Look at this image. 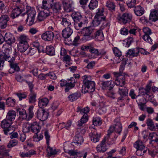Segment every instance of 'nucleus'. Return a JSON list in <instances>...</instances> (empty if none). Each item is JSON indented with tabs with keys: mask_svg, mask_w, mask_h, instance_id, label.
<instances>
[{
	"mask_svg": "<svg viewBox=\"0 0 158 158\" xmlns=\"http://www.w3.org/2000/svg\"><path fill=\"white\" fill-rule=\"evenodd\" d=\"M83 79V85L82 91L84 93L92 92L95 90V83L92 81L90 76L85 75L82 77Z\"/></svg>",
	"mask_w": 158,
	"mask_h": 158,
	"instance_id": "obj_1",
	"label": "nucleus"
},
{
	"mask_svg": "<svg viewBox=\"0 0 158 158\" xmlns=\"http://www.w3.org/2000/svg\"><path fill=\"white\" fill-rule=\"evenodd\" d=\"M36 12L35 9L29 6H27L26 8V12L22 14L21 16L24 17L27 15L26 21L28 22V25L31 26L35 23Z\"/></svg>",
	"mask_w": 158,
	"mask_h": 158,
	"instance_id": "obj_2",
	"label": "nucleus"
},
{
	"mask_svg": "<svg viewBox=\"0 0 158 158\" xmlns=\"http://www.w3.org/2000/svg\"><path fill=\"white\" fill-rule=\"evenodd\" d=\"M19 43L18 49L20 52H24L29 48L28 42L30 40L29 37L25 35H20L18 38Z\"/></svg>",
	"mask_w": 158,
	"mask_h": 158,
	"instance_id": "obj_3",
	"label": "nucleus"
},
{
	"mask_svg": "<svg viewBox=\"0 0 158 158\" xmlns=\"http://www.w3.org/2000/svg\"><path fill=\"white\" fill-rule=\"evenodd\" d=\"M114 125L110 126L108 130V135L113 132L114 131L119 134H120L122 131V126L119 119H116L114 120Z\"/></svg>",
	"mask_w": 158,
	"mask_h": 158,
	"instance_id": "obj_4",
	"label": "nucleus"
},
{
	"mask_svg": "<svg viewBox=\"0 0 158 158\" xmlns=\"http://www.w3.org/2000/svg\"><path fill=\"white\" fill-rule=\"evenodd\" d=\"M113 74L115 77H116L114 81L115 84L116 85L120 86V87L123 86L125 85V77L117 72H114Z\"/></svg>",
	"mask_w": 158,
	"mask_h": 158,
	"instance_id": "obj_5",
	"label": "nucleus"
},
{
	"mask_svg": "<svg viewBox=\"0 0 158 158\" xmlns=\"http://www.w3.org/2000/svg\"><path fill=\"white\" fill-rule=\"evenodd\" d=\"M143 31L144 35L142 36V38L146 42L150 44H152V40L150 36L152 33L151 29L147 27H144L143 28Z\"/></svg>",
	"mask_w": 158,
	"mask_h": 158,
	"instance_id": "obj_6",
	"label": "nucleus"
},
{
	"mask_svg": "<svg viewBox=\"0 0 158 158\" xmlns=\"http://www.w3.org/2000/svg\"><path fill=\"white\" fill-rule=\"evenodd\" d=\"M93 31V29L90 27H88L83 28L79 33L82 34L83 35L82 38L83 40L86 41L90 40L91 39L90 36Z\"/></svg>",
	"mask_w": 158,
	"mask_h": 158,
	"instance_id": "obj_7",
	"label": "nucleus"
},
{
	"mask_svg": "<svg viewBox=\"0 0 158 158\" xmlns=\"http://www.w3.org/2000/svg\"><path fill=\"white\" fill-rule=\"evenodd\" d=\"M89 129L91 132L89 133V136L91 141L95 143L98 142L100 138V135L97 133L96 130L92 127H90Z\"/></svg>",
	"mask_w": 158,
	"mask_h": 158,
	"instance_id": "obj_8",
	"label": "nucleus"
},
{
	"mask_svg": "<svg viewBox=\"0 0 158 158\" xmlns=\"http://www.w3.org/2000/svg\"><path fill=\"white\" fill-rule=\"evenodd\" d=\"M132 14L128 12L124 13L123 15L118 17V20L123 23L124 24H126L130 22L132 19Z\"/></svg>",
	"mask_w": 158,
	"mask_h": 158,
	"instance_id": "obj_9",
	"label": "nucleus"
},
{
	"mask_svg": "<svg viewBox=\"0 0 158 158\" xmlns=\"http://www.w3.org/2000/svg\"><path fill=\"white\" fill-rule=\"evenodd\" d=\"M154 8L152 10L149 16L151 22H155L158 20V3L154 6Z\"/></svg>",
	"mask_w": 158,
	"mask_h": 158,
	"instance_id": "obj_10",
	"label": "nucleus"
},
{
	"mask_svg": "<svg viewBox=\"0 0 158 158\" xmlns=\"http://www.w3.org/2000/svg\"><path fill=\"white\" fill-rule=\"evenodd\" d=\"M51 14V10L44 9L40 11L38 15L37 19L40 21H42L50 15Z\"/></svg>",
	"mask_w": 158,
	"mask_h": 158,
	"instance_id": "obj_11",
	"label": "nucleus"
},
{
	"mask_svg": "<svg viewBox=\"0 0 158 158\" xmlns=\"http://www.w3.org/2000/svg\"><path fill=\"white\" fill-rule=\"evenodd\" d=\"M38 119L44 121L46 120L48 117V113L44 110H38L35 113Z\"/></svg>",
	"mask_w": 158,
	"mask_h": 158,
	"instance_id": "obj_12",
	"label": "nucleus"
},
{
	"mask_svg": "<svg viewBox=\"0 0 158 158\" xmlns=\"http://www.w3.org/2000/svg\"><path fill=\"white\" fill-rule=\"evenodd\" d=\"M54 33L52 31H47L42 34L41 36L42 40L46 41H52L54 38Z\"/></svg>",
	"mask_w": 158,
	"mask_h": 158,
	"instance_id": "obj_13",
	"label": "nucleus"
},
{
	"mask_svg": "<svg viewBox=\"0 0 158 158\" xmlns=\"http://www.w3.org/2000/svg\"><path fill=\"white\" fill-rule=\"evenodd\" d=\"M4 41L8 45H11L14 43L15 41V39L14 35L9 33H6L4 37Z\"/></svg>",
	"mask_w": 158,
	"mask_h": 158,
	"instance_id": "obj_14",
	"label": "nucleus"
},
{
	"mask_svg": "<svg viewBox=\"0 0 158 158\" xmlns=\"http://www.w3.org/2000/svg\"><path fill=\"white\" fill-rule=\"evenodd\" d=\"M9 18L7 15H3L0 17V27L4 29L7 26V22L9 20Z\"/></svg>",
	"mask_w": 158,
	"mask_h": 158,
	"instance_id": "obj_15",
	"label": "nucleus"
},
{
	"mask_svg": "<svg viewBox=\"0 0 158 158\" xmlns=\"http://www.w3.org/2000/svg\"><path fill=\"white\" fill-rule=\"evenodd\" d=\"M41 128L40 124L36 121L31 123V131L35 133H39Z\"/></svg>",
	"mask_w": 158,
	"mask_h": 158,
	"instance_id": "obj_16",
	"label": "nucleus"
},
{
	"mask_svg": "<svg viewBox=\"0 0 158 158\" xmlns=\"http://www.w3.org/2000/svg\"><path fill=\"white\" fill-rule=\"evenodd\" d=\"M152 85V82L150 81L146 86V88L145 90V94L147 95L146 98L148 99V100L150 101L153 98L154 96L152 94H150V92L151 91V87Z\"/></svg>",
	"mask_w": 158,
	"mask_h": 158,
	"instance_id": "obj_17",
	"label": "nucleus"
},
{
	"mask_svg": "<svg viewBox=\"0 0 158 158\" xmlns=\"http://www.w3.org/2000/svg\"><path fill=\"white\" fill-rule=\"evenodd\" d=\"M73 33L71 27H66L64 29L62 32V35L65 39L69 38Z\"/></svg>",
	"mask_w": 158,
	"mask_h": 158,
	"instance_id": "obj_18",
	"label": "nucleus"
},
{
	"mask_svg": "<svg viewBox=\"0 0 158 158\" xmlns=\"http://www.w3.org/2000/svg\"><path fill=\"white\" fill-rule=\"evenodd\" d=\"M22 13L21 9L18 6L13 8L10 15V17L12 19H14L18 17Z\"/></svg>",
	"mask_w": 158,
	"mask_h": 158,
	"instance_id": "obj_19",
	"label": "nucleus"
},
{
	"mask_svg": "<svg viewBox=\"0 0 158 158\" xmlns=\"http://www.w3.org/2000/svg\"><path fill=\"white\" fill-rule=\"evenodd\" d=\"M106 141V138H105L102 141L101 143L97 146L96 148L97 151L104 152L106 151V148L105 145Z\"/></svg>",
	"mask_w": 158,
	"mask_h": 158,
	"instance_id": "obj_20",
	"label": "nucleus"
},
{
	"mask_svg": "<svg viewBox=\"0 0 158 158\" xmlns=\"http://www.w3.org/2000/svg\"><path fill=\"white\" fill-rule=\"evenodd\" d=\"M61 9V5L59 2H57L53 3L52 5H51L50 9L52 10L53 12L57 13L59 12Z\"/></svg>",
	"mask_w": 158,
	"mask_h": 158,
	"instance_id": "obj_21",
	"label": "nucleus"
},
{
	"mask_svg": "<svg viewBox=\"0 0 158 158\" xmlns=\"http://www.w3.org/2000/svg\"><path fill=\"white\" fill-rule=\"evenodd\" d=\"M53 2L52 0H43L41 6L42 8L44 10H50L52 3Z\"/></svg>",
	"mask_w": 158,
	"mask_h": 158,
	"instance_id": "obj_22",
	"label": "nucleus"
},
{
	"mask_svg": "<svg viewBox=\"0 0 158 158\" xmlns=\"http://www.w3.org/2000/svg\"><path fill=\"white\" fill-rule=\"evenodd\" d=\"M62 2L65 11L67 12H69L71 8V0H63Z\"/></svg>",
	"mask_w": 158,
	"mask_h": 158,
	"instance_id": "obj_23",
	"label": "nucleus"
},
{
	"mask_svg": "<svg viewBox=\"0 0 158 158\" xmlns=\"http://www.w3.org/2000/svg\"><path fill=\"white\" fill-rule=\"evenodd\" d=\"M49 102L48 99L46 98H40L39 99L38 105L40 108H43L46 106Z\"/></svg>",
	"mask_w": 158,
	"mask_h": 158,
	"instance_id": "obj_24",
	"label": "nucleus"
},
{
	"mask_svg": "<svg viewBox=\"0 0 158 158\" xmlns=\"http://www.w3.org/2000/svg\"><path fill=\"white\" fill-rule=\"evenodd\" d=\"M60 24L64 27H72L71 22L69 19L66 18H62L61 19Z\"/></svg>",
	"mask_w": 158,
	"mask_h": 158,
	"instance_id": "obj_25",
	"label": "nucleus"
},
{
	"mask_svg": "<svg viewBox=\"0 0 158 158\" xmlns=\"http://www.w3.org/2000/svg\"><path fill=\"white\" fill-rule=\"evenodd\" d=\"M10 45L7 44H4L3 45L2 48L3 49L4 52L2 54H0V55L6 56L7 55H10L11 52V48L9 47Z\"/></svg>",
	"mask_w": 158,
	"mask_h": 158,
	"instance_id": "obj_26",
	"label": "nucleus"
},
{
	"mask_svg": "<svg viewBox=\"0 0 158 158\" xmlns=\"http://www.w3.org/2000/svg\"><path fill=\"white\" fill-rule=\"evenodd\" d=\"M134 10L135 14L139 16L142 15L144 12V8L140 6L135 7L134 9Z\"/></svg>",
	"mask_w": 158,
	"mask_h": 158,
	"instance_id": "obj_27",
	"label": "nucleus"
},
{
	"mask_svg": "<svg viewBox=\"0 0 158 158\" xmlns=\"http://www.w3.org/2000/svg\"><path fill=\"white\" fill-rule=\"evenodd\" d=\"M94 38L96 40L98 41H102L104 39V37L102 31L101 30L97 31L95 34Z\"/></svg>",
	"mask_w": 158,
	"mask_h": 158,
	"instance_id": "obj_28",
	"label": "nucleus"
},
{
	"mask_svg": "<svg viewBox=\"0 0 158 158\" xmlns=\"http://www.w3.org/2000/svg\"><path fill=\"white\" fill-rule=\"evenodd\" d=\"M88 120V114H84L83 116L81 118L80 120L77 122L78 127H80L82 126L85 123L87 122Z\"/></svg>",
	"mask_w": 158,
	"mask_h": 158,
	"instance_id": "obj_29",
	"label": "nucleus"
},
{
	"mask_svg": "<svg viewBox=\"0 0 158 158\" xmlns=\"http://www.w3.org/2000/svg\"><path fill=\"white\" fill-rule=\"evenodd\" d=\"M102 88L103 89L108 88L109 90H111L114 85L111 81H107L103 82L102 83Z\"/></svg>",
	"mask_w": 158,
	"mask_h": 158,
	"instance_id": "obj_30",
	"label": "nucleus"
},
{
	"mask_svg": "<svg viewBox=\"0 0 158 158\" xmlns=\"http://www.w3.org/2000/svg\"><path fill=\"white\" fill-rule=\"evenodd\" d=\"M138 50L136 48H132L128 50L126 53L127 56L132 57L137 56Z\"/></svg>",
	"mask_w": 158,
	"mask_h": 158,
	"instance_id": "obj_31",
	"label": "nucleus"
},
{
	"mask_svg": "<svg viewBox=\"0 0 158 158\" xmlns=\"http://www.w3.org/2000/svg\"><path fill=\"white\" fill-rule=\"evenodd\" d=\"M16 116V112L15 111L10 110L9 111L6 115L7 119L10 121L15 120Z\"/></svg>",
	"mask_w": 158,
	"mask_h": 158,
	"instance_id": "obj_32",
	"label": "nucleus"
},
{
	"mask_svg": "<svg viewBox=\"0 0 158 158\" xmlns=\"http://www.w3.org/2000/svg\"><path fill=\"white\" fill-rule=\"evenodd\" d=\"M72 17L74 21L77 22L82 20L81 15L79 12L73 13L72 15Z\"/></svg>",
	"mask_w": 158,
	"mask_h": 158,
	"instance_id": "obj_33",
	"label": "nucleus"
},
{
	"mask_svg": "<svg viewBox=\"0 0 158 158\" xmlns=\"http://www.w3.org/2000/svg\"><path fill=\"white\" fill-rule=\"evenodd\" d=\"M98 11L96 14L95 17H100L103 19V20H105L106 17L103 16V12H104V9L103 7L99 8L97 9Z\"/></svg>",
	"mask_w": 158,
	"mask_h": 158,
	"instance_id": "obj_34",
	"label": "nucleus"
},
{
	"mask_svg": "<svg viewBox=\"0 0 158 158\" xmlns=\"http://www.w3.org/2000/svg\"><path fill=\"white\" fill-rule=\"evenodd\" d=\"M113 51L114 53L116 56H117L118 61L116 62V63H118L120 62L121 60L119 58L122 55V52L117 47H114L113 48Z\"/></svg>",
	"mask_w": 158,
	"mask_h": 158,
	"instance_id": "obj_35",
	"label": "nucleus"
},
{
	"mask_svg": "<svg viewBox=\"0 0 158 158\" xmlns=\"http://www.w3.org/2000/svg\"><path fill=\"white\" fill-rule=\"evenodd\" d=\"M84 139L82 136L80 135H77L75 137L74 143L77 145L81 144L83 142Z\"/></svg>",
	"mask_w": 158,
	"mask_h": 158,
	"instance_id": "obj_36",
	"label": "nucleus"
},
{
	"mask_svg": "<svg viewBox=\"0 0 158 158\" xmlns=\"http://www.w3.org/2000/svg\"><path fill=\"white\" fill-rule=\"evenodd\" d=\"M46 52L47 54L51 56L55 55V50L54 47L51 45L47 46L46 48Z\"/></svg>",
	"mask_w": 158,
	"mask_h": 158,
	"instance_id": "obj_37",
	"label": "nucleus"
},
{
	"mask_svg": "<svg viewBox=\"0 0 158 158\" xmlns=\"http://www.w3.org/2000/svg\"><path fill=\"white\" fill-rule=\"evenodd\" d=\"M11 69L9 71V73H14V71H18L20 70V68L17 64L12 63L10 65Z\"/></svg>",
	"mask_w": 158,
	"mask_h": 158,
	"instance_id": "obj_38",
	"label": "nucleus"
},
{
	"mask_svg": "<svg viewBox=\"0 0 158 158\" xmlns=\"http://www.w3.org/2000/svg\"><path fill=\"white\" fill-rule=\"evenodd\" d=\"M89 111V108L87 106L83 108L80 107H78L77 110V112H80L81 114H87Z\"/></svg>",
	"mask_w": 158,
	"mask_h": 158,
	"instance_id": "obj_39",
	"label": "nucleus"
},
{
	"mask_svg": "<svg viewBox=\"0 0 158 158\" xmlns=\"http://www.w3.org/2000/svg\"><path fill=\"white\" fill-rule=\"evenodd\" d=\"M105 21L103 20V19L101 18L95 16L93 20L92 23L94 26L97 27L99 26L102 21Z\"/></svg>",
	"mask_w": 158,
	"mask_h": 158,
	"instance_id": "obj_40",
	"label": "nucleus"
},
{
	"mask_svg": "<svg viewBox=\"0 0 158 158\" xmlns=\"http://www.w3.org/2000/svg\"><path fill=\"white\" fill-rule=\"evenodd\" d=\"M98 5V2L97 0H91L89 5V9L93 10L96 8Z\"/></svg>",
	"mask_w": 158,
	"mask_h": 158,
	"instance_id": "obj_41",
	"label": "nucleus"
},
{
	"mask_svg": "<svg viewBox=\"0 0 158 158\" xmlns=\"http://www.w3.org/2000/svg\"><path fill=\"white\" fill-rule=\"evenodd\" d=\"M23 131L24 133H28L31 131V123H24L23 125Z\"/></svg>",
	"mask_w": 158,
	"mask_h": 158,
	"instance_id": "obj_42",
	"label": "nucleus"
},
{
	"mask_svg": "<svg viewBox=\"0 0 158 158\" xmlns=\"http://www.w3.org/2000/svg\"><path fill=\"white\" fill-rule=\"evenodd\" d=\"M34 106H29L28 109V115H27V121H29L34 116L33 112Z\"/></svg>",
	"mask_w": 158,
	"mask_h": 158,
	"instance_id": "obj_43",
	"label": "nucleus"
},
{
	"mask_svg": "<svg viewBox=\"0 0 158 158\" xmlns=\"http://www.w3.org/2000/svg\"><path fill=\"white\" fill-rule=\"evenodd\" d=\"M106 6L108 10L112 11H114L115 10V6L113 2L110 1H107Z\"/></svg>",
	"mask_w": 158,
	"mask_h": 158,
	"instance_id": "obj_44",
	"label": "nucleus"
},
{
	"mask_svg": "<svg viewBox=\"0 0 158 158\" xmlns=\"http://www.w3.org/2000/svg\"><path fill=\"white\" fill-rule=\"evenodd\" d=\"M80 95L77 93H75L70 94L68 97L69 100L71 102L76 101L80 97Z\"/></svg>",
	"mask_w": 158,
	"mask_h": 158,
	"instance_id": "obj_45",
	"label": "nucleus"
},
{
	"mask_svg": "<svg viewBox=\"0 0 158 158\" xmlns=\"http://www.w3.org/2000/svg\"><path fill=\"white\" fill-rule=\"evenodd\" d=\"M67 82V86L69 87L70 89H71L75 86L76 81L74 77H71L70 79L68 80Z\"/></svg>",
	"mask_w": 158,
	"mask_h": 158,
	"instance_id": "obj_46",
	"label": "nucleus"
},
{
	"mask_svg": "<svg viewBox=\"0 0 158 158\" xmlns=\"http://www.w3.org/2000/svg\"><path fill=\"white\" fill-rule=\"evenodd\" d=\"M128 90L125 87H120L118 88V93L121 96H126L128 94Z\"/></svg>",
	"mask_w": 158,
	"mask_h": 158,
	"instance_id": "obj_47",
	"label": "nucleus"
},
{
	"mask_svg": "<svg viewBox=\"0 0 158 158\" xmlns=\"http://www.w3.org/2000/svg\"><path fill=\"white\" fill-rule=\"evenodd\" d=\"M138 3V0H128L126 2L127 5L130 8L134 7Z\"/></svg>",
	"mask_w": 158,
	"mask_h": 158,
	"instance_id": "obj_48",
	"label": "nucleus"
},
{
	"mask_svg": "<svg viewBox=\"0 0 158 158\" xmlns=\"http://www.w3.org/2000/svg\"><path fill=\"white\" fill-rule=\"evenodd\" d=\"M134 146L137 149H146L143 143L140 141L135 142Z\"/></svg>",
	"mask_w": 158,
	"mask_h": 158,
	"instance_id": "obj_49",
	"label": "nucleus"
},
{
	"mask_svg": "<svg viewBox=\"0 0 158 158\" xmlns=\"http://www.w3.org/2000/svg\"><path fill=\"white\" fill-rule=\"evenodd\" d=\"M3 57V59L6 61H8L10 63V65L12 63H14L15 61V58L12 56H10V55L2 56Z\"/></svg>",
	"mask_w": 158,
	"mask_h": 158,
	"instance_id": "obj_50",
	"label": "nucleus"
},
{
	"mask_svg": "<svg viewBox=\"0 0 158 158\" xmlns=\"http://www.w3.org/2000/svg\"><path fill=\"white\" fill-rule=\"evenodd\" d=\"M19 112L20 117L23 119L27 120V114L26 110L24 109H20Z\"/></svg>",
	"mask_w": 158,
	"mask_h": 158,
	"instance_id": "obj_51",
	"label": "nucleus"
},
{
	"mask_svg": "<svg viewBox=\"0 0 158 158\" xmlns=\"http://www.w3.org/2000/svg\"><path fill=\"white\" fill-rule=\"evenodd\" d=\"M43 135L42 133H35L33 136V140L35 142H38L43 139Z\"/></svg>",
	"mask_w": 158,
	"mask_h": 158,
	"instance_id": "obj_52",
	"label": "nucleus"
},
{
	"mask_svg": "<svg viewBox=\"0 0 158 158\" xmlns=\"http://www.w3.org/2000/svg\"><path fill=\"white\" fill-rule=\"evenodd\" d=\"M15 100L11 98H8L6 100V104L8 106L14 107L15 106Z\"/></svg>",
	"mask_w": 158,
	"mask_h": 158,
	"instance_id": "obj_53",
	"label": "nucleus"
},
{
	"mask_svg": "<svg viewBox=\"0 0 158 158\" xmlns=\"http://www.w3.org/2000/svg\"><path fill=\"white\" fill-rule=\"evenodd\" d=\"M93 123L94 126H98L101 125L102 123L101 118L99 117L94 118L93 120Z\"/></svg>",
	"mask_w": 158,
	"mask_h": 158,
	"instance_id": "obj_54",
	"label": "nucleus"
},
{
	"mask_svg": "<svg viewBox=\"0 0 158 158\" xmlns=\"http://www.w3.org/2000/svg\"><path fill=\"white\" fill-rule=\"evenodd\" d=\"M1 127L4 128L12 127L11 123L6 119H5L3 120L1 123Z\"/></svg>",
	"mask_w": 158,
	"mask_h": 158,
	"instance_id": "obj_55",
	"label": "nucleus"
},
{
	"mask_svg": "<svg viewBox=\"0 0 158 158\" xmlns=\"http://www.w3.org/2000/svg\"><path fill=\"white\" fill-rule=\"evenodd\" d=\"M2 149L0 151V155H2V158H6V157L8 156L9 155V150L6 149L4 147H2Z\"/></svg>",
	"mask_w": 158,
	"mask_h": 158,
	"instance_id": "obj_56",
	"label": "nucleus"
},
{
	"mask_svg": "<svg viewBox=\"0 0 158 158\" xmlns=\"http://www.w3.org/2000/svg\"><path fill=\"white\" fill-rule=\"evenodd\" d=\"M36 95V94L34 92H31L29 98V102L30 103H33L35 102Z\"/></svg>",
	"mask_w": 158,
	"mask_h": 158,
	"instance_id": "obj_57",
	"label": "nucleus"
},
{
	"mask_svg": "<svg viewBox=\"0 0 158 158\" xmlns=\"http://www.w3.org/2000/svg\"><path fill=\"white\" fill-rule=\"evenodd\" d=\"M18 144V141L16 139L10 140L8 144L7 147L10 148L17 145Z\"/></svg>",
	"mask_w": 158,
	"mask_h": 158,
	"instance_id": "obj_58",
	"label": "nucleus"
},
{
	"mask_svg": "<svg viewBox=\"0 0 158 158\" xmlns=\"http://www.w3.org/2000/svg\"><path fill=\"white\" fill-rule=\"evenodd\" d=\"M75 23L74 24V27L77 30H80L82 26L83 23H82V20L80 21H74Z\"/></svg>",
	"mask_w": 158,
	"mask_h": 158,
	"instance_id": "obj_59",
	"label": "nucleus"
},
{
	"mask_svg": "<svg viewBox=\"0 0 158 158\" xmlns=\"http://www.w3.org/2000/svg\"><path fill=\"white\" fill-rule=\"evenodd\" d=\"M64 150L65 151V152L69 154L70 156H72L74 157H76L77 154V150H66L65 148V147H64Z\"/></svg>",
	"mask_w": 158,
	"mask_h": 158,
	"instance_id": "obj_60",
	"label": "nucleus"
},
{
	"mask_svg": "<svg viewBox=\"0 0 158 158\" xmlns=\"http://www.w3.org/2000/svg\"><path fill=\"white\" fill-rule=\"evenodd\" d=\"M13 127H12L5 128L3 129V131L4 134L6 135H10L13 132Z\"/></svg>",
	"mask_w": 158,
	"mask_h": 158,
	"instance_id": "obj_61",
	"label": "nucleus"
},
{
	"mask_svg": "<svg viewBox=\"0 0 158 158\" xmlns=\"http://www.w3.org/2000/svg\"><path fill=\"white\" fill-rule=\"evenodd\" d=\"M146 124L149 127L150 129L151 130H153L155 127L154 124L152 120L150 119L147 120Z\"/></svg>",
	"mask_w": 158,
	"mask_h": 158,
	"instance_id": "obj_62",
	"label": "nucleus"
},
{
	"mask_svg": "<svg viewBox=\"0 0 158 158\" xmlns=\"http://www.w3.org/2000/svg\"><path fill=\"white\" fill-rule=\"evenodd\" d=\"M154 138H155V141L156 142H158V135L155 132H153L149 134V138L152 139Z\"/></svg>",
	"mask_w": 158,
	"mask_h": 158,
	"instance_id": "obj_63",
	"label": "nucleus"
},
{
	"mask_svg": "<svg viewBox=\"0 0 158 158\" xmlns=\"http://www.w3.org/2000/svg\"><path fill=\"white\" fill-rule=\"evenodd\" d=\"M47 151L48 153L50 156L55 155L56 153V152L55 150L53 149L52 148H50L49 145H47Z\"/></svg>",
	"mask_w": 158,
	"mask_h": 158,
	"instance_id": "obj_64",
	"label": "nucleus"
}]
</instances>
